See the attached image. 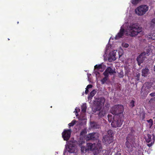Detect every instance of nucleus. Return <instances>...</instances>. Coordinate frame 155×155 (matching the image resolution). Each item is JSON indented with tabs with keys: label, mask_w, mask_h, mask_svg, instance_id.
I'll return each mask as SVG.
<instances>
[{
	"label": "nucleus",
	"mask_w": 155,
	"mask_h": 155,
	"mask_svg": "<svg viewBox=\"0 0 155 155\" xmlns=\"http://www.w3.org/2000/svg\"><path fill=\"white\" fill-rule=\"evenodd\" d=\"M124 110V106L121 104L115 105L112 107L110 113L114 115L111 124L112 127H120L122 125L124 118L123 114Z\"/></svg>",
	"instance_id": "obj_1"
},
{
	"label": "nucleus",
	"mask_w": 155,
	"mask_h": 155,
	"mask_svg": "<svg viewBox=\"0 0 155 155\" xmlns=\"http://www.w3.org/2000/svg\"><path fill=\"white\" fill-rule=\"evenodd\" d=\"M128 29L130 35L131 36H135L142 31L141 27L137 23L130 24Z\"/></svg>",
	"instance_id": "obj_2"
},
{
	"label": "nucleus",
	"mask_w": 155,
	"mask_h": 155,
	"mask_svg": "<svg viewBox=\"0 0 155 155\" xmlns=\"http://www.w3.org/2000/svg\"><path fill=\"white\" fill-rule=\"evenodd\" d=\"M88 148L92 151L94 155H97L101 151V145L100 143L97 144L90 143L87 145Z\"/></svg>",
	"instance_id": "obj_3"
},
{
	"label": "nucleus",
	"mask_w": 155,
	"mask_h": 155,
	"mask_svg": "<svg viewBox=\"0 0 155 155\" xmlns=\"http://www.w3.org/2000/svg\"><path fill=\"white\" fill-rule=\"evenodd\" d=\"M105 99L104 97H98L95 99L94 103L95 107L96 110H99L104 106L105 102Z\"/></svg>",
	"instance_id": "obj_4"
},
{
	"label": "nucleus",
	"mask_w": 155,
	"mask_h": 155,
	"mask_svg": "<svg viewBox=\"0 0 155 155\" xmlns=\"http://www.w3.org/2000/svg\"><path fill=\"white\" fill-rule=\"evenodd\" d=\"M151 88V84L150 82H145L142 86L141 91V95L143 97H146L151 91L150 89Z\"/></svg>",
	"instance_id": "obj_5"
},
{
	"label": "nucleus",
	"mask_w": 155,
	"mask_h": 155,
	"mask_svg": "<svg viewBox=\"0 0 155 155\" xmlns=\"http://www.w3.org/2000/svg\"><path fill=\"white\" fill-rule=\"evenodd\" d=\"M148 10V7L147 5H141L138 7L135 10V13L138 15H142Z\"/></svg>",
	"instance_id": "obj_6"
},
{
	"label": "nucleus",
	"mask_w": 155,
	"mask_h": 155,
	"mask_svg": "<svg viewBox=\"0 0 155 155\" xmlns=\"http://www.w3.org/2000/svg\"><path fill=\"white\" fill-rule=\"evenodd\" d=\"M126 150L128 152L130 155H137V150H134L133 149V147L131 143L126 142Z\"/></svg>",
	"instance_id": "obj_7"
},
{
	"label": "nucleus",
	"mask_w": 155,
	"mask_h": 155,
	"mask_svg": "<svg viewBox=\"0 0 155 155\" xmlns=\"http://www.w3.org/2000/svg\"><path fill=\"white\" fill-rule=\"evenodd\" d=\"M99 134L97 132H93L86 136L84 138L86 141L95 140L98 138Z\"/></svg>",
	"instance_id": "obj_8"
},
{
	"label": "nucleus",
	"mask_w": 155,
	"mask_h": 155,
	"mask_svg": "<svg viewBox=\"0 0 155 155\" xmlns=\"http://www.w3.org/2000/svg\"><path fill=\"white\" fill-rule=\"evenodd\" d=\"M151 137L152 136L151 135L147 134L146 139V142L148 143L147 144V145L149 147H150L153 145L155 140V137L154 135L153 136L152 139Z\"/></svg>",
	"instance_id": "obj_9"
},
{
	"label": "nucleus",
	"mask_w": 155,
	"mask_h": 155,
	"mask_svg": "<svg viewBox=\"0 0 155 155\" xmlns=\"http://www.w3.org/2000/svg\"><path fill=\"white\" fill-rule=\"evenodd\" d=\"M71 132V129H65L62 133V137L64 140L67 141L70 138Z\"/></svg>",
	"instance_id": "obj_10"
},
{
	"label": "nucleus",
	"mask_w": 155,
	"mask_h": 155,
	"mask_svg": "<svg viewBox=\"0 0 155 155\" xmlns=\"http://www.w3.org/2000/svg\"><path fill=\"white\" fill-rule=\"evenodd\" d=\"M145 52L141 53L137 58V61L138 65H140L143 61L145 60L146 56L145 55Z\"/></svg>",
	"instance_id": "obj_11"
},
{
	"label": "nucleus",
	"mask_w": 155,
	"mask_h": 155,
	"mask_svg": "<svg viewBox=\"0 0 155 155\" xmlns=\"http://www.w3.org/2000/svg\"><path fill=\"white\" fill-rule=\"evenodd\" d=\"M102 141L107 146L113 142V139L112 137L105 135L103 137Z\"/></svg>",
	"instance_id": "obj_12"
},
{
	"label": "nucleus",
	"mask_w": 155,
	"mask_h": 155,
	"mask_svg": "<svg viewBox=\"0 0 155 155\" xmlns=\"http://www.w3.org/2000/svg\"><path fill=\"white\" fill-rule=\"evenodd\" d=\"M116 72L111 67H108L105 70L103 73V75L104 76H109V74L111 75L114 73H115Z\"/></svg>",
	"instance_id": "obj_13"
},
{
	"label": "nucleus",
	"mask_w": 155,
	"mask_h": 155,
	"mask_svg": "<svg viewBox=\"0 0 155 155\" xmlns=\"http://www.w3.org/2000/svg\"><path fill=\"white\" fill-rule=\"evenodd\" d=\"M126 142L131 143L132 144H134L135 140L134 136L132 133H130L128 135L126 138Z\"/></svg>",
	"instance_id": "obj_14"
},
{
	"label": "nucleus",
	"mask_w": 155,
	"mask_h": 155,
	"mask_svg": "<svg viewBox=\"0 0 155 155\" xmlns=\"http://www.w3.org/2000/svg\"><path fill=\"white\" fill-rule=\"evenodd\" d=\"M145 37L148 40H155V30L151 31L148 35H146Z\"/></svg>",
	"instance_id": "obj_15"
},
{
	"label": "nucleus",
	"mask_w": 155,
	"mask_h": 155,
	"mask_svg": "<svg viewBox=\"0 0 155 155\" xmlns=\"http://www.w3.org/2000/svg\"><path fill=\"white\" fill-rule=\"evenodd\" d=\"M125 30L124 28H121L119 32L117 33V35L115 37V39H118L121 38L124 35V33Z\"/></svg>",
	"instance_id": "obj_16"
},
{
	"label": "nucleus",
	"mask_w": 155,
	"mask_h": 155,
	"mask_svg": "<svg viewBox=\"0 0 155 155\" xmlns=\"http://www.w3.org/2000/svg\"><path fill=\"white\" fill-rule=\"evenodd\" d=\"M99 111L98 114L99 118H101L106 114V111L104 109H101L99 110H96Z\"/></svg>",
	"instance_id": "obj_17"
},
{
	"label": "nucleus",
	"mask_w": 155,
	"mask_h": 155,
	"mask_svg": "<svg viewBox=\"0 0 155 155\" xmlns=\"http://www.w3.org/2000/svg\"><path fill=\"white\" fill-rule=\"evenodd\" d=\"M149 72V70L147 68H145L142 69V75L144 77L147 76L148 75Z\"/></svg>",
	"instance_id": "obj_18"
},
{
	"label": "nucleus",
	"mask_w": 155,
	"mask_h": 155,
	"mask_svg": "<svg viewBox=\"0 0 155 155\" xmlns=\"http://www.w3.org/2000/svg\"><path fill=\"white\" fill-rule=\"evenodd\" d=\"M121 151H118L117 148H114L112 152L110 155H121Z\"/></svg>",
	"instance_id": "obj_19"
},
{
	"label": "nucleus",
	"mask_w": 155,
	"mask_h": 155,
	"mask_svg": "<svg viewBox=\"0 0 155 155\" xmlns=\"http://www.w3.org/2000/svg\"><path fill=\"white\" fill-rule=\"evenodd\" d=\"M68 148L69 150V152L72 153L74 151V145L73 144L69 143L68 145Z\"/></svg>",
	"instance_id": "obj_20"
},
{
	"label": "nucleus",
	"mask_w": 155,
	"mask_h": 155,
	"mask_svg": "<svg viewBox=\"0 0 155 155\" xmlns=\"http://www.w3.org/2000/svg\"><path fill=\"white\" fill-rule=\"evenodd\" d=\"M96 91L95 90H93L90 93L88 96V99H91L92 97L95 95L96 93Z\"/></svg>",
	"instance_id": "obj_21"
},
{
	"label": "nucleus",
	"mask_w": 155,
	"mask_h": 155,
	"mask_svg": "<svg viewBox=\"0 0 155 155\" xmlns=\"http://www.w3.org/2000/svg\"><path fill=\"white\" fill-rule=\"evenodd\" d=\"M92 128L94 129H96L99 127V126L96 123L92 122L91 124Z\"/></svg>",
	"instance_id": "obj_22"
},
{
	"label": "nucleus",
	"mask_w": 155,
	"mask_h": 155,
	"mask_svg": "<svg viewBox=\"0 0 155 155\" xmlns=\"http://www.w3.org/2000/svg\"><path fill=\"white\" fill-rule=\"evenodd\" d=\"M87 132L86 129L82 130L80 133V137L84 136L87 134Z\"/></svg>",
	"instance_id": "obj_23"
},
{
	"label": "nucleus",
	"mask_w": 155,
	"mask_h": 155,
	"mask_svg": "<svg viewBox=\"0 0 155 155\" xmlns=\"http://www.w3.org/2000/svg\"><path fill=\"white\" fill-rule=\"evenodd\" d=\"M79 145L80 146L82 144L85 143L84 140L83 138H82L81 137H80L79 140L78 141Z\"/></svg>",
	"instance_id": "obj_24"
},
{
	"label": "nucleus",
	"mask_w": 155,
	"mask_h": 155,
	"mask_svg": "<svg viewBox=\"0 0 155 155\" xmlns=\"http://www.w3.org/2000/svg\"><path fill=\"white\" fill-rule=\"evenodd\" d=\"M94 68L98 70L102 68V64H96L94 66Z\"/></svg>",
	"instance_id": "obj_25"
},
{
	"label": "nucleus",
	"mask_w": 155,
	"mask_h": 155,
	"mask_svg": "<svg viewBox=\"0 0 155 155\" xmlns=\"http://www.w3.org/2000/svg\"><path fill=\"white\" fill-rule=\"evenodd\" d=\"M108 77V76H105V77L101 80V81L102 84H104L106 82L107 80Z\"/></svg>",
	"instance_id": "obj_26"
},
{
	"label": "nucleus",
	"mask_w": 155,
	"mask_h": 155,
	"mask_svg": "<svg viewBox=\"0 0 155 155\" xmlns=\"http://www.w3.org/2000/svg\"><path fill=\"white\" fill-rule=\"evenodd\" d=\"M135 102V99L134 98V99L132 100L129 103V106L133 107L135 106L134 103Z\"/></svg>",
	"instance_id": "obj_27"
},
{
	"label": "nucleus",
	"mask_w": 155,
	"mask_h": 155,
	"mask_svg": "<svg viewBox=\"0 0 155 155\" xmlns=\"http://www.w3.org/2000/svg\"><path fill=\"white\" fill-rule=\"evenodd\" d=\"M87 109V107L86 104H84L81 106V111L83 112H85Z\"/></svg>",
	"instance_id": "obj_28"
},
{
	"label": "nucleus",
	"mask_w": 155,
	"mask_h": 155,
	"mask_svg": "<svg viewBox=\"0 0 155 155\" xmlns=\"http://www.w3.org/2000/svg\"><path fill=\"white\" fill-rule=\"evenodd\" d=\"M76 121L75 120H73L70 123L68 124L69 128L73 126L75 124Z\"/></svg>",
	"instance_id": "obj_29"
},
{
	"label": "nucleus",
	"mask_w": 155,
	"mask_h": 155,
	"mask_svg": "<svg viewBox=\"0 0 155 155\" xmlns=\"http://www.w3.org/2000/svg\"><path fill=\"white\" fill-rule=\"evenodd\" d=\"M107 134L108 135L110 136L109 137H112L114 135L113 131L111 130H109L108 131Z\"/></svg>",
	"instance_id": "obj_30"
},
{
	"label": "nucleus",
	"mask_w": 155,
	"mask_h": 155,
	"mask_svg": "<svg viewBox=\"0 0 155 155\" xmlns=\"http://www.w3.org/2000/svg\"><path fill=\"white\" fill-rule=\"evenodd\" d=\"M141 0H131V3L134 5L137 4Z\"/></svg>",
	"instance_id": "obj_31"
},
{
	"label": "nucleus",
	"mask_w": 155,
	"mask_h": 155,
	"mask_svg": "<svg viewBox=\"0 0 155 155\" xmlns=\"http://www.w3.org/2000/svg\"><path fill=\"white\" fill-rule=\"evenodd\" d=\"M140 73H136V76H135V81H138L140 80Z\"/></svg>",
	"instance_id": "obj_32"
},
{
	"label": "nucleus",
	"mask_w": 155,
	"mask_h": 155,
	"mask_svg": "<svg viewBox=\"0 0 155 155\" xmlns=\"http://www.w3.org/2000/svg\"><path fill=\"white\" fill-rule=\"evenodd\" d=\"M147 121L150 123L149 125L150 126V128L153 125V120L152 119H150L149 120H147Z\"/></svg>",
	"instance_id": "obj_33"
},
{
	"label": "nucleus",
	"mask_w": 155,
	"mask_h": 155,
	"mask_svg": "<svg viewBox=\"0 0 155 155\" xmlns=\"http://www.w3.org/2000/svg\"><path fill=\"white\" fill-rule=\"evenodd\" d=\"M150 48H148L146 50V52H145V55L147 57L149 56L150 54Z\"/></svg>",
	"instance_id": "obj_34"
},
{
	"label": "nucleus",
	"mask_w": 155,
	"mask_h": 155,
	"mask_svg": "<svg viewBox=\"0 0 155 155\" xmlns=\"http://www.w3.org/2000/svg\"><path fill=\"white\" fill-rule=\"evenodd\" d=\"M145 114L143 112L142 113L140 114V118L142 120H143L145 118Z\"/></svg>",
	"instance_id": "obj_35"
},
{
	"label": "nucleus",
	"mask_w": 155,
	"mask_h": 155,
	"mask_svg": "<svg viewBox=\"0 0 155 155\" xmlns=\"http://www.w3.org/2000/svg\"><path fill=\"white\" fill-rule=\"evenodd\" d=\"M151 84V87L153 89H155V81H153L152 82H150Z\"/></svg>",
	"instance_id": "obj_36"
},
{
	"label": "nucleus",
	"mask_w": 155,
	"mask_h": 155,
	"mask_svg": "<svg viewBox=\"0 0 155 155\" xmlns=\"http://www.w3.org/2000/svg\"><path fill=\"white\" fill-rule=\"evenodd\" d=\"M116 53H114V52H113V53L112 54V55H111V57H113L114 58H113V60H114L116 59Z\"/></svg>",
	"instance_id": "obj_37"
},
{
	"label": "nucleus",
	"mask_w": 155,
	"mask_h": 155,
	"mask_svg": "<svg viewBox=\"0 0 155 155\" xmlns=\"http://www.w3.org/2000/svg\"><path fill=\"white\" fill-rule=\"evenodd\" d=\"M122 46L125 48H127L129 46V44L127 43H123L122 44Z\"/></svg>",
	"instance_id": "obj_38"
},
{
	"label": "nucleus",
	"mask_w": 155,
	"mask_h": 155,
	"mask_svg": "<svg viewBox=\"0 0 155 155\" xmlns=\"http://www.w3.org/2000/svg\"><path fill=\"white\" fill-rule=\"evenodd\" d=\"M92 87V85H91V84H89V85H87V86L86 88L87 89H88L89 88H91Z\"/></svg>",
	"instance_id": "obj_39"
},
{
	"label": "nucleus",
	"mask_w": 155,
	"mask_h": 155,
	"mask_svg": "<svg viewBox=\"0 0 155 155\" xmlns=\"http://www.w3.org/2000/svg\"><path fill=\"white\" fill-rule=\"evenodd\" d=\"M150 95L151 97L155 96V92H152L150 93Z\"/></svg>",
	"instance_id": "obj_40"
},
{
	"label": "nucleus",
	"mask_w": 155,
	"mask_h": 155,
	"mask_svg": "<svg viewBox=\"0 0 155 155\" xmlns=\"http://www.w3.org/2000/svg\"><path fill=\"white\" fill-rule=\"evenodd\" d=\"M88 91H89L88 89L87 88H86V90L85 91V94H87L88 93Z\"/></svg>",
	"instance_id": "obj_41"
},
{
	"label": "nucleus",
	"mask_w": 155,
	"mask_h": 155,
	"mask_svg": "<svg viewBox=\"0 0 155 155\" xmlns=\"http://www.w3.org/2000/svg\"><path fill=\"white\" fill-rule=\"evenodd\" d=\"M154 100V97L153 98H151L150 99V100L149 101V102H150V101H152Z\"/></svg>",
	"instance_id": "obj_42"
},
{
	"label": "nucleus",
	"mask_w": 155,
	"mask_h": 155,
	"mask_svg": "<svg viewBox=\"0 0 155 155\" xmlns=\"http://www.w3.org/2000/svg\"><path fill=\"white\" fill-rule=\"evenodd\" d=\"M151 22L153 23H155V19H153L152 20Z\"/></svg>",
	"instance_id": "obj_43"
},
{
	"label": "nucleus",
	"mask_w": 155,
	"mask_h": 155,
	"mask_svg": "<svg viewBox=\"0 0 155 155\" xmlns=\"http://www.w3.org/2000/svg\"><path fill=\"white\" fill-rule=\"evenodd\" d=\"M76 116H77L78 115V113L76 110Z\"/></svg>",
	"instance_id": "obj_44"
},
{
	"label": "nucleus",
	"mask_w": 155,
	"mask_h": 155,
	"mask_svg": "<svg viewBox=\"0 0 155 155\" xmlns=\"http://www.w3.org/2000/svg\"><path fill=\"white\" fill-rule=\"evenodd\" d=\"M120 76L119 75V77H120V78H122L123 76V75H122V74H120Z\"/></svg>",
	"instance_id": "obj_45"
},
{
	"label": "nucleus",
	"mask_w": 155,
	"mask_h": 155,
	"mask_svg": "<svg viewBox=\"0 0 155 155\" xmlns=\"http://www.w3.org/2000/svg\"><path fill=\"white\" fill-rule=\"evenodd\" d=\"M81 152H83V153L84 152V150H83L82 147H81Z\"/></svg>",
	"instance_id": "obj_46"
},
{
	"label": "nucleus",
	"mask_w": 155,
	"mask_h": 155,
	"mask_svg": "<svg viewBox=\"0 0 155 155\" xmlns=\"http://www.w3.org/2000/svg\"><path fill=\"white\" fill-rule=\"evenodd\" d=\"M108 106H109V104H108Z\"/></svg>",
	"instance_id": "obj_47"
},
{
	"label": "nucleus",
	"mask_w": 155,
	"mask_h": 155,
	"mask_svg": "<svg viewBox=\"0 0 155 155\" xmlns=\"http://www.w3.org/2000/svg\"><path fill=\"white\" fill-rule=\"evenodd\" d=\"M108 117L109 118V115H108Z\"/></svg>",
	"instance_id": "obj_48"
},
{
	"label": "nucleus",
	"mask_w": 155,
	"mask_h": 155,
	"mask_svg": "<svg viewBox=\"0 0 155 155\" xmlns=\"http://www.w3.org/2000/svg\"><path fill=\"white\" fill-rule=\"evenodd\" d=\"M154 101H155V97H154Z\"/></svg>",
	"instance_id": "obj_49"
}]
</instances>
